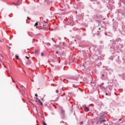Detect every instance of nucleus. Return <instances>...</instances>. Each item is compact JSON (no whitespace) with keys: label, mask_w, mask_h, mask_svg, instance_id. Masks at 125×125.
<instances>
[{"label":"nucleus","mask_w":125,"mask_h":125,"mask_svg":"<svg viewBox=\"0 0 125 125\" xmlns=\"http://www.w3.org/2000/svg\"><path fill=\"white\" fill-rule=\"evenodd\" d=\"M105 119H106V116L105 115H102L101 118L99 119V123H100V124H103L104 122H106V120Z\"/></svg>","instance_id":"obj_1"},{"label":"nucleus","mask_w":125,"mask_h":125,"mask_svg":"<svg viewBox=\"0 0 125 125\" xmlns=\"http://www.w3.org/2000/svg\"><path fill=\"white\" fill-rule=\"evenodd\" d=\"M36 103H38V101H39L41 104V105H42V101H41V100H40L39 99H38V98H36Z\"/></svg>","instance_id":"obj_2"},{"label":"nucleus","mask_w":125,"mask_h":125,"mask_svg":"<svg viewBox=\"0 0 125 125\" xmlns=\"http://www.w3.org/2000/svg\"><path fill=\"white\" fill-rule=\"evenodd\" d=\"M83 107L84 108L85 110H86V111H87V112L89 111V109H88V108H87V107H86V105H85V104L83 105Z\"/></svg>","instance_id":"obj_3"},{"label":"nucleus","mask_w":125,"mask_h":125,"mask_svg":"<svg viewBox=\"0 0 125 125\" xmlns=\"http://www.w3.org/2000/svg\"><path fill=\"white\" fill-rule=\"evenodd\" d=\"M38 53H39V50H36L35 53V55H37Z\"/></svg>","instance_id":"obj_4"},{"label":"nucleus","mask_w":125,"mask_h":125,"mask_svg":"<svg viewBox=\"0 0 125 125\" xmlns=\"http://www.w3.org/2000/svg\"><path fill=\"white\" fill-rule=\"evenodd\" d=\"M61 111H62V114H63V115H65V111L63 109H62Z\"/></svg>","instance_id":"obj_5"},{"label":"nucleus","mask_w":125,"mask_h":125,"mask_svg":"<svg viewBox=\"0 0 125 125\" xmlns=\"http://www.w3.org/2000/svg\"><path fill=\"white\" fill-rule=\"evenodd\" d=\"M16 58L17 59V60H19V57H18V56L16 55Z\"/></svg>","instance_id":"obj_6"},{"label":"nucleus","mask_w":125,"mask_h":125,"mask_svg":"<svg viewBox=\"0 0 125 125\" xmlns=\"http://www.w3.org/2000/svg\"><path fill=\"white\" fill-rule=\"evenodd\" d=\"M20 4L18 3H16V6H18V5H20Z\"/></svg>","instance_id":"obj_7"},{"label":"nucleus","mask_w":125,"mask_h":125,"mask_svg":"<svg viewBox=\"0 0 125 125\" xmlns=\"http://www.w3.org/2000/svg\"><path fill=\"white\" fill-rule=\"evenodd\" d=\"M43 125H47L46 123H45V122H43Z\"/></svg>","instance_id":"obj_8"},{"label":"nucleus","mask_w":125,"mask_h":125,"mask_svg":"<svg viewBox=\"0 0 125 125\" xmlns=\"http://www.w3.org/2000/svg\"><path fill=\"white\" fill-rule=\"evenodd\" d=\"M56 93H59V90H56Z\"/></svg>","instance_id":"obj_9"},{"label":"nucleus","mask_w":125,"mask_h":125,"mask_svg":"<svg viewBox=\"0 0 125 125\" xmlns=\"http://www.w3.org/2000/svg\"><path fill=\"white\" fill-rule=\"evenodd\" d=\"M35 26H38V22H37L34 25Z\"/></svg>","instance_id":"obj_10"},{"label":"nucleus","mask_w":125,"mask_h":125,"mask_svg":"<svg viewBox=\"0 0 125 125\" xmlns=\"http://www.w3.org/2000/svg\"><path fill=\"white\" fill-rule=\"evenodd\" d=\"M25 58H27V59H30V58H29V57H28L27 56L25 57Z\"/></svg>","instance_id":"obj_11"},{"label":"nucleus","mask_w":125,"mask_h":125,"mask_svg":"<svg viewBox=\"0 0 125 125\" xmlns=\"http://www.w3.org/2000/svg\"><path fill=\"white\" fill-rule=\"evenodd\" d=\"M41 56H43V53H41Z\"/></svg>","instance_id":"obj_12"},{"label":"nucleus","mask_w":125,"mask_h":125,"mask_svg":"<svg viewBox=\"0 0 125 125\" xmlns=\"http://www.w3.org/2000/svg\"><path fill=\"white\" fill-rule=\"evenodd\" d=\"M80 124H81V125H83V122H80Z\"/></svg>","instance_id":"obj_13"},{"label":"nucleus","mask_w":125,"mask_h":125,"mask_svg":"<svg viewBox=\"0 0 125 125\" xmlns=\"http://www.w3.org/2000/svg\"><path fill=\"white\" fill-rule=\"evenodd\" d=\"M35 96L36 97H38V94H35Z\"/></svg>","instance_id":"obj_14"},{"label":"nucleus","mask_w":125,"mask_h":125,"mask_svg":"<svg viewBox=\"0 0 125 125\" xmlns=\"http://www.w3.org/2000/svg\"><path fill=\"white\" fill-rule=\"evenodd\" d=\"M47 44H48V45H50V43H47Z\"/></svg>","instance_id":"obj_15"},{"label":"nucleus","mask_w":125,"mask_h":125,"mask_svg":"<svg viewBox=\"0 0 125 125\" xmlns=\"http://www.w3.org/2000/svg\"><path fill=\"white\" fill-rule=\"evenodd\" d=\"M27 19H28V20H30V18H29V17H27Z\"/></svg>","instance_id":"obj_16"},{"label":"nucleus","mask_w":125,"mask_h":125,"mask_svg":"<svg viewBox=\"0 0 125 125\" xmlns=\"http://www.w3.org/2000/svg\"><path fill=\"white\" fill-rule=\"evenodd\" d=\"M56 54H58V51H56Z\"/></svg>","instance_id":"obj_17"},{"label":"nucleus","mask_w":125,"mask_h":125,"mask_svg":"<svg viewBox=\"0 0 125 125\" xmlns=\"http://www.w3.org/2000/svg\"><path fill=\"white\" fill-rule=\"evenodd\" d=\"M102 77H104V74H102Z\"/></svg>","instance_id":"obj_18"},{"label":"nucleus","mask_w":125,"mask_h":125,"mask_svg":"<svg viewBox=\"0 0 125 125\" xmlns=\"http://www.w3.org/2000/svg\"><path fill=\"white\" fill-rule=\"evenodd\" d=\"M15 3H12V4H14Z\"/></svg>","instance_id":"obj_19"},{"label":"nucleus","mask_w":125,"mask_h":125,"mask_svg":"<svg viewBox=\"0 0 125 125\" xmlns=\"http://www.w3.org/2000/svg\"><path fill=\"white\" fill-rule=\"evenodd\" d=\"M16 3H15V4H14V5H16Z\"/></svg>","instance_id":"obj_20"},{"label":"nucleus","mask_w":125,"mask_h":125,"mask_svg":"<svg viewBox=\"0 0 125 125\" xmlns=\"http://www.w3.org/2000/svg\"><path fill=\"white\" fill-rule=\"evenodd\" d=\"M106 95H108V94L107 93H106Z\"/></svg>","instance_id":"obj_21"},{"label":"nucleus","mask_w":125,"mask_h":125,"mask_svg":"<svg viewBox=\"0 0 125 125\" xmlns=\"http://www.w3.org/2000/svg\"><path fill=\"white\" fill-rule=\"evenodd\" d=\"M104 20H105V19H104Z\"/></svg>","instance_id":"obj_22"}]
</instances>
